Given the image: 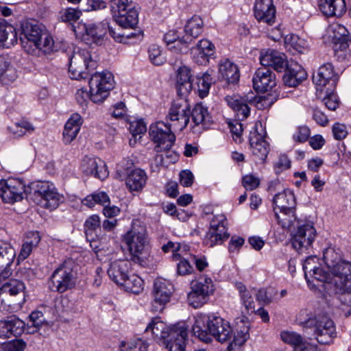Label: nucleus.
<instances>
[{
	"mask_svg": "<svg viewBox=\"0 0 351 351\" xmlns=\"http://www.w3.org/2000/svg\"><path fill=\"white\" fill-rule=\"evenodd\" d=\"M195 336L205 343H210L212 337L219 342L230 339L233 330L229 322L215 315L199 314L192 328Z\"/></svg>",
	"mask_w": 351,
	"mask_h": 351,
	"instance_id": "1",
	"label": "nucleus"
},
{
	"mask_svg": "<svg viewBox=\"0 0 351 351\" xmlns=\"http://www.w3.org/2000/svg\"><path fill=\"white\" fill-rule=\"evenodd\" d=\"M145 332H151L154 339L165 345L169 351H185L188 332L184 324L169 327L158 317H155L148 324Z\"/></svg>",
	"mask_w": 351,
	"mask_h": 351,
	"instance_id": "2",
	"label": "nucleus"
},
{
	"mask_svg": "<svg viewBox=\"0 0 351 351\" xmlns=\"http://www.w3.org/2000/svg\"><path fill=\"white\" fill-rule=\"evenodd\" d=\"M21 41L27 53L36 49L49 53L53 46L51 36L34 20L24 21L21 24Z\"/></svg>",
	"mask_w": 351,
	"mask_h": 351,
	"instance_id": "3",
	"label": "nucleus"
},
{
	"mask_svg": "<svg viewBox=\"0 0 351 351\" xmlns=\"http://www.w3.org/2000/svg\"><path fill=\"white\" fill-rule=\"evenodd\" d=\"M327 264L334 275V284L339 292L341 309L346 317L351 315V263L339 261L335 264L327 261Z\"/></svg>",
	"mask_w": 351,
	"mask_h": 351,
	"instance_id": "4",
	"label": "nucleus"
},
{
	"mask_svg": "<svg viewBox=\"0 0 351 351\" xmlns=\"http://www.w3.org/2000/svg\"><path fill=\"white\" fill-rule=\"evenodd\" d=\"M124 241L130 252V260L141 266L147 265L150 254L145 230L132 228L125 234Z\"/></svg>",
	"mask_w": 351,
	"mask_h": 351,
	"instance_id": "5",
	"label": "nucleus"
},
{
	"mask_svg": "<svg viewBox=\"0 0 351 351\" xmlns=\"http://www.w3.org/2000/svg\"><path fill=\"white\" fill-rule=\"evenodd\" d=\"M77 265L73 259H66L53 271L49 280V288L60 293L73 289L77 280Z\"/></svg>",
	"mask_w": 351,
	"mask_h": 351,
	"instance_id": "6",
	"label": "nucleus"
},
{
	"mask_svg": "<svg viewBox=\"0 0 351 351\" xmlns=\"http://www.w3.org/2000/svg\"><path fill=\"white\" fill-rule=\"evenodd\" d=\"M225 99L240 120H244L250 115V108L248 104L254 105L258 109L261 110L269 108L276 100L271 95L259 96L253 99L234 95L227 96Z\"/></svg>",
	"mask_w": 351,
	"mask_h": 351,
	"instance_id": "7",
	"label": "nucleus"
},
{
	"mask_svg": "<svg viewBox=\"0 0 351 351\" xmlns=\"http://www.w3.org/2000/svg\"><path fill=\"white\" fill-rule=\"evenodd\" d=\"M69 60V73L71 78L73 80L88 78L90 72L97 66V62L92 58L89 51L86 49L74 50Z\"/></svg>",
	"mask_w": 351,
	"mask_h": 351,
	"instance_id": "8",
	"label": "nucleus"
},
{
	"mask_svg": "<svg viewBox=\"0 0 351 351\" xmlns=\"http://www.w3.org/2000/svg\"><path fill=\"white\" fill-rule=\"evenodd\" d=\"M171 125L163 121L152 123L149 128V135L155 144L154 151L157 153L169 150L175 143L176 135L171 130Z\"/></svg>",
	"mask_w": 351,
	"mask_h": 351,
	"instance_id": "9",
	"label": "nucleus"
},
{
	"mask_svg": "<svg viewBox=\"0 0 351 351\" xmlns=\"http://www.w3.org/2000/svg\"><path fill=\"white\" fill-rule=\"evenodd\" d=\"M114 80L112 73L108 71L96 72L89 80L91 100L94 103L103 102L114 88Z\"/></svg>",
	"mask_w": 351,
	"mask_h": 351,
	"instance_id": "10",
	"label": "nucleus"
},
{
	"mask_svg": "<svg viewBox=\"0 0 351 351\" xmlns=\"http://www.w3.org/2000/svg\"><path fill=\"white\" fill-rule=\"evenodd\" d=\"M213 291L214 285L211 278L202 277L193 280L191 282V291L188 293V302L195 308H200L208 302Z\"/></svg>",
	"mask_w": 351,
	"mask_h": 351,
	"instance_id": "11",
	"label": "nucleus"
},
{
	"mask_svg": "<svg viewBox=\"0 0 351 351\" xmlns=\"http://www.w3.org/2000/svg\"><path fill=\"white\" fill-rule=\"evenodd\" d=\"M111 7L117 12L114 20L123 28L134 29L138 23V12L128 0H110Z\"/></svg>",
	"mask_w": 351,
	"mask_h": 351,
	"instance_id": "12",
	"label": "nucleus"
},
{
	"mask_svg": "<svg viewBox=\"0 0 351 351\" xmlns=\"http://www.w3.org/2000/svg\"><path fill=\"white\" fill-rule=\"evenodd\" d=\"M34 195L38 199V204L51 210L56 209L63 201V196L56 190L53 184L49 182H40L37 184Z\"/></svg>",
	"mask_w": 351,
	"mask_h": 351,
	"instance_id": "13",
	"label": "nucleus"
},
{
	"mask_svg": "<svg viewBox=\"0 0 351 351\" xmlns=\"http://www.w3.org/2000/svg\"><path fill=\"white\" fill-rule=\"evenodd\" d=\"M167 118L172 122L170 124L174 130L182 131L189 123L190 105L188 101L180 98L175 100L169 108Z\"/></svg>",
	"mask_w": 351,
	"mask_h": 351,
	"instance_id": "14",
	"label": "nucleus"
},
{
	"mask_svg": "<svg viewBox=\"0 0 351 351\" xmlns=\"http://www.w3.org/2000/svg\"><path fill=\"white\" fill-rule=\"evenodd\" d=\"M25 193V185L21 180L10 178L0 180V197L6 203L21 201Z\"/></svg>",
	"mask_w": 351,
	"mask_h": 351,
	"instance_id": "15",
	"label": "nucleus"
},
{
	"mask_svg": "<svg viewBox=\"0 0 351 351\" xmlns=\"http://www.w3.org/2000/svg\"><path fill=\"white\" fill-rule=\"evenodd\" d=\"M316 236V230L311 223L298 224L297 229L291 233V244L297 251L309 247Z\"/></svg>",
	"mask_w": 351,
	"mask_h": 351,
	"instance_id": "16",
	"label": "nucleus"
},
{
	"mask_svg": "<svg viewBox=\"0 0 351 351\" xmlns=\"http://www.w3.org/2000/svg\"><path fill=\"white\" fill-rule=\"evenodd\" d=\"M173 291V285L162 279H158L154 285V301L152 304V310L155 313H160L165 306L170 300Z\"/></svg>",
	"mask_w": 351,
	"mask_h": 351,
	"instance_id": "17",
	"label": "nucleus"
},
{
	"mask_svg": "<svg viewBox=\"0 0 351 351\" xmlns=\"http://www.w3.org/2000/svg\"><path fill=\"white\" fill-rule=\"evenodd\" d=\"M249 141L254 162L264 163L269 152V143L265 139V134L258 133L255 128L250 133Z\"/></svg>",
	"mask_w": 351,
	"mask_h": 351,
	"instance_id": "18",
	"label": "nucleus"
},
{
	"mask_svg": "<svg viewBox=\"0 0 351 351\" xmlns=\"http://www.w3.org/2000/svg\"><path fill=\"white\" fill-rule=\"evenodd\" d=\"M313 82L317 90L323 92L327 84L329 85V88H335L338 82V76L335 73L332 64L326 63L319 68L316 74L313 75Z\"/></svg>",
	"mask_w": 351,
	"mask_h": 351,
	"instance_id": "19",
	"label": "nucleus"
},
{
	"mask_svg": "<svg viewBox=\"0 0 351 351\" xmlns=\"http://www.w3.org/2000/svg\"><path fill=\"white\" fill-rule=\"evenodd\" d=\"M313 337L320 344H328L335 335V326L332 320L327 317H320L313 328Z\"/></svg>",
	"mask_w": 351,
	"mask_h": 351,
	"instance_id": "20",
	"label": "nucleus"
},
{
	"mask_svg": "<svg viewBox=\"0 0 351 351\" xmlns=\"http://www.w3.org/2000/svg\"><path fill=\"white\" fill-rule=\"evenodd\" d=\"M75 32L84 40L98 43L102 40L106 35L107 28L105 23L98 25L79 23L75 28Z\"/></svg>",
	"mask_w": 351,
	"mask_h": 351,
	"instance_id": "21",
	"label": "nucleus"
},
{
	"mask_svg": "<svg viewBox=\"0 0 351 351\" xmlns=\"http://www.w3.org/2000/svg\"><path fill=\"white\" fill-rule=\"evenodd\" d=\"M254 15L259 23L272 25L276 21V8L273 0H256Z\"/></svg>",
	"mask_w": 351,
	"mask_h": 351,
	"instance_id": "22",
	"label": "nucleus"
},
{
	"mask_svg": "<svg viewBox=\"0 0 351 351\" xmlns=\"http://www.w3.org/2000/svg\"><path fill=\"white\" fill-rule=\"evenodd\" d=\"M259 59L264 67H271L277 72H282L289 66L285 54L274 49L262 52Z\"/></svg>",
	"mask_w": 351,
	"mask_h": 351,
	"instance_id": "23",
	"label": "nucleus"
},
{
	"mask_svg": "<svg viewBox=\"0 0 351 351\" xmlns=\"http://www.w3.org/2000/svg\"><path fill=\"white\" fill-rule=\"evenodd\" d=\"M252 82L257 92H267L276 85V75L268 68H259L256 70Z\"/></svg>",
	"mask_w": 351,
	"mask_h": 351,
	"instance_id": "24",
	"label": "nucleus"
},
{
	"mask_svg": "<svg viewBox=\"0 0 351 351\" xmlns=\"http://www.w3.org/2000/svg\"><path fill=\"white\" fill-rule=\"evenodd\" d=\"M25 323L16 315L0 320V338H10L21 335L25 330Z\"/></svg>",
	"mask_w": 351,
	"mask_h": 351,
	"instance_id": "25",
	"label": "nucleus"
},
{
	"mask_svg": "<svg viewBox=\"0 0 351 351\" xmlns=\"http://www.w3.org/2000/svg\"><path fill=\"white\" fill-rule=\"evenodd\" d=\"M80 168L85 174L93 176L101 180L106 178L108 175L106 165L99 158L85 157L82 161Z\"/></svg>",
	"mask_w": 351,
	"mask_h": 351,
	"instance_id": "26",
	"label": "nucleus"
},
{
	"mask_svg": "<svg viewBox=\"0 0 351 351\" xmlns=\"http://www.w3.org/2000/svg\"><path fill=\"white\" fill-rule=\"evenodd\" d=\"M193 60L199 65H205L215 53L214 45L207 39H202L191 49Z\"/></svg>",
	"mask_w": 351,
	"mask_h": 351,
	"instance_id": "27",
	"label": "nucleus"
},
{
	"mask_svg": "<svg viewBox=\"0 0 351 351\" xmlns=\"http://www.w3.org/2000/svg\"><path fill=\"white\" fill-rule=\"evenodd\" d=\"M16 256L10 244L0 241V277L6 279L12 274L10 265Z\"/></svg>",
	"mask_w": 351,
	"mask_h": 351,
	"instance_id": "28",
	"label": "nucleus"
},
{
	"mask_svg": "<svg viewBox=\"0 0 351 351\" xmlns=\"http://www.w3.org/2000/svg\"><path fill=\"white\" fill-rule=\"evenodd\" d=\"M218 78L228 84H234L239 80L240 73L237 64L228 59L222 60L218 64Z\"/></svg>",
	"mask_w": 351,
	"mask_h": 351,
	"instance_id": "29",
	"label": "nucleus"
},
{
	"mask_svg": "<svg viewBox=\"0 0 351 351\" xmlns=\"http://www.w3.org/2000/svg\"><path fill=\"white\" fill-rule=\"evenodd\" d=\"M131 263L128 260H115L110 264L108 269L109 278L116 284L120 285L123 280L130 274Z\"/></svg>",
	"mask_w": 351,
	"mask_h": 351,
	"instance_id": "30",
	"label": "nucleus"
},
{
	"mask_svg": "<svg viewBox=\"0 0 351 351\" xmlns=\"http://www.w3.org/2000/svg\"><path fill=\"white\" fill-rule=\"evenodd\" d=\"M191 70L183 66L180 67L177 73L176 89L179 96L186 97L193 88Z\"/></svg>",
	"mask_w": 351,
	"mask_h": 351,
	"instance_id": "31",
	"label": "nucleus"
},
{
	"mask_svg": "<svg viewBox=\"0 0 351 351\" xmlns=\"http://www.w3.org/2000/svg\"><path fill=\"white\" fill-rule=\"evenodd\" d=\"M319 10L326 16H341L345 13V0H319Z\"/></svg>",
	"mask_w": 351,
	"mask_h": 351,
	"instance_id": "32",
	"label": "nucleus"
},
{
	"mask_svg": "<svg viewBox=\"0 0 351 351\" xmlns=\"http://www.w3.org/2000/svg\"><path fill=\"white\" fill-rule=\"evenodd\" d=\"M285 71L283 82L288 87H296L306 80L307 76L306 71L297 64H291Z\"/></svg>",
	"mask_w": 351,
	"mask_h": 351,
	"instance_id": "33",
	"label": "nucleus"
},
{
	"mask_svg": "<svg viewBox=\"0 0 351 351\" xmlns=\"http://www.w3.org/2000/svg\"><path fill=\"white\" fill-rule=\"evenodd\" d=\"M83 119L78 113L73 114L64 125L63 141L65 144L71 143L79 133Z\"/></svg>",
	"mask_w": 351,
	"mask_h": 351,
	"instance_id": "34",
	"label": "nucleus"
},
{
	"mask_svg": "<svg viewBox=\"0 0 351 351\" xmlns=\"http://www.w3.org/2000/svg\"><path fill=\"white\" fill-rule=\"evenodd\" d=\"M274 208L291 212L295 209L296 201L293 192L289 189L277 193L273 198Z\"/></svg>",
	"mask_w": 351,
	"mask_h": 351,
	"instance_id": "35",
	"label": "nucleus"
},
{
	"mask_svg": "<svg viewBox=\"0 0 351 351\" xmlns=\"http://www.w3.org/2000/svg\"><path fill=\"white\" fill-rule=\"evenodd\" d=\"M147 179V176L145 171L136 169L128 175L126 186L130 191H139L145 186Z\"/></svg>",
	"mask_w": 351,
	"mask_h": 351,
	"instance_id": "36",
	"label": "nucleus"
},
{
	"mask_svg": "<svg viewBox=\"0 0 351 351\" xmlns=\"http://www.w3.org/2000/svg\"><path fill=\"white\" fill-rule=\"evenodd\" d=\"M249 325L240 320V323L237 322V326L234 332L233 340L228 346V350H234L237 347L243 346L250 337Z\"/></svg>",
	"mask_w": 351,
	"mask_h": 351,
	"instance_id": "37",
	"label": "nucleus"
},
{
	"mask_svg": "<svg viewBox=\"0 0 351 351\" xmlns=\"http://www.w3.org/2000/svg\"><path fill=\"white\" fill-rule=\"evenodd\" d=\"M235 287L239 291L241 304L244 306V314H250L255 312V303L252 297V290L248 289L241 282L235 283Z\"/></svg>",
	"mask_w": 351,
	"mask_h": 351,
	"instance_id": "38",
	"label": "nucleus"
},
{
	"mask_svg": "<svg viewBox=\"0 0 351 351\" xmlns=\"http://www.w3.org/2000/svg\"><path fill=\"white\" fill-rule=\"evenodd\" d=\"M25 285L23 282L18 280H10L5 282L0 287V300L4 302L7 295H16L19 294L23 295Z\"/></svg>",
	"mask_w": 351,
	"mask_h": 351,
	"instance_id": "39",
	"label": "nucleus"
},
{
	"mask_svg": "<svg viewBox=\"0 0 351 351\" xmlns=\"http://www.w3.org/2000/svg\"><path fill=\"white\" fill-rule=\"evenodd\" d=\"M193 123L194 125L192 126L202 125V128H206L207 123L210 121V117L208 112L207 108L204 107L202 104H197L193 110L190 111Z\"/></svg>",
	"mask_w": 351,
	"mask_h": 351,
	"instance_id": "40",
	"label": "nucleus"
},
{
	"mask_svg": "<svg viewBox=\"0 0 351 351\" xmlns=\"http://www.w3.org/2000/svg\"><path fill=\"white\" fill-rule=\"evenodd\" d=\"M203 31V21L198 16H193L186 23L184 36L193 41Z\"/></svg>",
	"mask_w": 351,
	"mask_h": 351,
	"instance_id": "41",
	"label": "nucleus"
},
{
	"mask_svg": "<svg viewBox=\"0 0 351 351\" xmlns=\"http://www.w3.org/2000/svg\"><path fill=\"white\" fill-rule=\"evenodd\" d=\"M229 237L226 227H222L218 230H209L206 233L204 243L208 247H213L215 245H220Z\"/></svg>",
	"mask_w": 351,
	"mask_h": 351,
	"instance_id": "42",
	"label": "nucleus"
},
{
	"mask_svg": "<svg viewBox=\"0 0 351 351\" xmlns=\"http://www.w3.org/2000/svg\"><path fill=\"white\" fill-rule=\"evenodd\" d=\"M120 286L123 287L128 292L138 294L143 290V280L138 276L130 274L123 280Z\"/></svg>",
	"mask_w": 351,
	"mask_h": 351,
	"instance_id": "43",
	"label": "nucleus"
},
{
	"mask_svg": "<svg viewBox=\"0 0 351 351\" xmlns=\"http://www.w3.org/2000/svg\"><path fill=\"white\" fill-rule=\"evenodd\" d=\"M8 130L14 137L19 138L23 136L27 133H32L35 128L31 123L23 119L8 126Z\"/></svg>",
	"mask_w": 351,
	"mask_h": 351,
	"instance_id": "44",
	"label": "nucleus"
},
{
	"mask_svg": "<svg viewBox=\"0 0 351 351\" xmlns=\"http://www.w3.org/2000/svg\"><path fill=\"white\" fill-rule=\"evenodd\" d=\"M274 217L282 228L291 230L292 227L295 226V223L296 222L295 210H292L289 213L285 210H280V213H278L276 208H274Z\"/></svg>",
	"mask_w": 351,
	"mask_h": 351,
	"instance_id": "45",
	"label": "nucleus"
},
{
	"mask_svg": "<svg viewBox=\"0 0 351 351\" xmlns=\"http://www.w3.org/2000/svg\"><path fill=\"white\" fill-rule=\"evenodd\" d=\"M328 253H327V254L324 256L325 263L326 265H328L326 263L327 261H328L330 263H331V261H332L335 264H336L337 263H338L339 261H342L341 260H339L338 261L330 260L328 257ZM327 266H328V265H327ZM328 268L332 275V278L330 277V274L328 272L326 271L323 268H322L320 267L318 268L317 270L316 269V271H313L311 274V276H309V281L311 280V279H315V280L322 282H332L334 283V280H333L334 275H333L332 272L331 271L330 268H329V267H328Z\"/></svg>",
	"mask_w": 351,
	"mask_h": 351,
	"instance_id": "46",
	"label": "nucleus"
},
{
	"mask_svg": "<svg viewBox=\"0 0 351 351\" xmlns=\"http://www.w3.org/2000/svg\"><path fill=\"white\" fill-rule=\"evenodd\" d=\"M280 336L284 342L291 344L295 348V351H299L305 346V341L302 337L295 332H282Z\"/></svg>",
	"mask_w": 351,
	"mask_h": 351,
	"instance_id": "47",
	"label": "nucleus"
},
{
	"mask_svg": "<svg viewBox=\"0 0 351 351\" xmlns=\"http://www.w3.org/2000/svg\"><path fill=\"white\" fill-rule=\"evenodd\" d=\"M147 53L150 62L154 65H162L166 61V58L162 48L158 45H150L148 47Z\"/></svg>",
	"mask_w": 351,
	"mask_h": 351,
	"instance_id": "48",
	"label": "nucleus"
},
{
	"mask_svg": "<svg viewBox=\"0 0 351 351\" xmlns=\"http://www.w3.org/2000/svg\"><path fill=\"white\" fill-rule=\"evenodd\" d=\"M285 43L287 47L292 48L298 53H304L308 47L307 42L295 34L287 36L285 38Z\"/></svg>",
	"mask_w": 351,
	"mask_h": 351,
	"instance_id": "49",
	"label": "nucleus"
},
{
	"mask_svg": "<svg viewBox=\"0 0 351 351\" xmlns=\"http://www.w3.org/2000/svg\"><path fill=\"white\" fill-rule=\"evenodd\" d=\"M318 319L306 309L301 310L296 317L297 323L304 328H313Z\"/></svg>",
	"mask_w": 351,
	"mask_h": 351,
	"instance_id": "50",
	"label": "nucleus"
},
{
	"mask_svg": "<svg viewBox=\"0 0 351 351\" xmlns=\"http://www.w3.org/2000/svg\"><path fill=\"white\" fill-rule=\"evenodd\" d=\"M328 36L331 38L332 43L349 38L348 30L343 25L339 24H334L330 26Z\"/></svg>",
	"mask_w": 351,
	"mask_h": 351,
	"instance_id": "51",
	"label": "nucleus"
},
{
	"mask_svg": "<svg viewBox=\"0 0 351 351\" xmlns=\"http://www.w3.org/2000/svg\"><path fill=\"white\" fill-rule=\"evenodd\" d=\"M197 80L198 95L201 98H204L208 95L213 80L207 73H205Z\"/></svg>",
	"mask_w": 351,
	"mask_h": 351,
	"instance_id": "52",
	"label": "nucleus"
},
{
	"mask_svg": "<svg viewBox=\"0 0 351 351\" xmlns=\"http://www.w3.org/2000/svg\"><path fill=\"white\" fill-rule=\"evenodd\" d=\"M29 322L32 326L28 327V333H34L45 323L46 320L41 311H33L29 315Z\"/></svg>",
	"mask_w": 351,
	"mask_h": 351,
	"instance_id": "53",
	"label": "nucleus"
},
{
	"mask_svg": "<svg viewBox=\"0 0 351 351\" xmlns=\"http://www.w3.org/2000/svg\"><path fill=\"white\" fill-rule=\"evenodd\" d=\"M321 267L319 258L315 256H308L303 264V270L304 271V276L308 282H309V276Z\"/></svg>",
	"mask_w": 351,
	"mask_h": 351,
	"instance_id": "54",
	"label": "nucleus"
},
{
	"mask_svg": "<svg viewBox=\"0 0 351 351\" xmlns=\"http://www.w3.org/2000/svg\"><path fill=\"white\" fill-rule=\"evenodd\" d=\"M148 343L141 339L131 340L121 343L122 351H147Z\"/></svg>",
	"mask_w": 351,
	"mask_h": 351,
	"instance_id": "55",
	"label": "nucleus"
},
{
	"mask_svg": "<svg viewBox=\"0 0 351 351\" xmlns=\"http://www.w3.org/2000/svg\"><path fill=\"white\" fill-rule=\"evenodd\" d=\"M192 41L184 35L182 38H178L172 45H170L169 49L176 53H186L189 49V45Z\"/></svg>",
	"mask_w": 351,
	"mask_h": 351,
	"instance_id": "56",
	"label": "nucleus"
},
{
	"mask_svg": "<svg viewBox=\"0 0 351 351\" xmlns=\"http://www.w3.org/2000/svg\"><path fill=\"white\" fill-rule=\"evenodd\" d=\"M334 88H327L326 90H324V93L326 96L323 99V102L326 107L330 110H335L339 106V101L337 99V96L332 93V90Z\"/></svg>",
	"mask_w": 351,
	"mask_h": 351,
	"instance_id": "57",
	"label": "nucleus"
},
{
	"mask_svg": "<svg viewBox=\"0 0 351 351\" xmlns=\"http://www.w3.org/2000/svg\"><path fill=\"white\" fill-rule=\"evenodd\" d=\"M348 40L349 38L332 43L335 55L339 60H345L347 58L346 56L349 47Z\"/></svg>",
	"mask_w": 351,
	"mask_h": 351,
	"instance_id": "58",
	"label": "nucleus"
},
{
	"mask_svg": "<svg viewBox=\"0 0 351 351\" xmlns=\"http://www.w3.org/2000/svg\"><path fill=\"white\" fill-rule=\"evenodd\" d=\"M5 29V36L2 47L10 48L17 43V34L16 29L10 25Z\"/></svg>",
	"mask_w": 351,
	"mask_h": 351,
	"instance_id": "59",
	"label": "nucleus"
},
{
	"mask_svg": "<svg viewBox=\"0 0 351 351\" xmlns=\"http://www.w3.org/2000/svg\"><path fill=\"white\" fill-rule=\"evenodd\" d=\"M121 27L118 28H113L112 27H108V29L110 35L114 38V40L119 43H125L129 38H132L134 36V34H126L123 32V30L121 29Z\"/></svg>",
	"mask_w": 351,
	"mask_h": 351,
	"instance_id": "60",
	"label": "nucleus"
},
{
	"mask_svg": "<svg viewBox=\"0 0 351 351\" xmlns=\"http://www.w3.org/2000/svg\"><path fill=\"white\" fill-rule=\"evenodd\" d=\"M100 226V218L97 215L89 217L84 223V229L86 235L92 234Z\"/></svg>",
	"mask_w": 351,
	"mask_h": 351,
	"instance_id": "61",
	"label": "nucleus"
},
{
	"mask_svg": "<svg viewBox=\"0 0 351 351\" xmlns=\"http://www.w3.org/2000/svg\"><path fill=\"white\" fill-rule=\"evenodd\" d=\"M228 125L234 141L236 143H241L242 141L241 136L243 134V125L241 123L238 121H234L230 122Z\"/></svg>",
	"mask_w": 351,
	"mask_h": 351,
	"instance_id": "62",
	"label": "nucleus"
},
{
	"mask_svg": "<svg viewBox=\"0 0 351 351\" xmlns=\"http://www.w3.org/2000/svg\"><path fill=\"white\" fill-rule=\"evenodd\" d=\"M26 347V343L21 339H14L3 344L4 351H23Z\"/></svg>",
	"mask_w": 351,
	"mask_h": 351,
	"instance_id": "63",
	"label": "nucleus"
},
{
	"mask_svg": "<svg viewBox=\"0 0 351 351\" xmlns=\"http://www.w3.org/2000/svg\"><path fill=\"white\" fill-rule=\"evenodd\" d=\"M81 11L75 8H69L66 9L61 14V19L64 22L75 21L80 19Z\"/></svg>",
	"mask_w": 351,
	"mask_h": 351,
	"instance_id": "64",
	"label": "nucleus"
}]
</instances>
